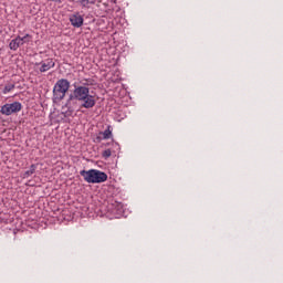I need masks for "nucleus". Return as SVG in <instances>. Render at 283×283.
Segmentation results:
<instances>
[{"instance_id": "obj_1", "label": "nucleus", "mask_w": 283, "mask_h": 283, "mask_svg": "<svg viewBox=\"0 0 283 283\" xmlns=\"http://www.w3.org/2000/svg\"><path fill=\"white\" fill-rule=\"evenodd\" d=\"M67 92H70V81L67 78L57 80L53 87V103H61Z\"/></svg>"}, {"instance_id": "obj_2", "label": "nucleus", "mask_w": 283, "mask_h": 283, "mask_svg": "<svg viewBox=\"0 0 283 283\" xmlns=\"http://www.w3.org/2000/svg\"><path fill=\"white\" fill-rule=\"evenodd\" d=\"M80 176L84 178L85 182L91 185H98L107 180V174L97 169L82 170Z\"/></svg>"}, {"instance_id": "obj_3", "label": "nucleus", "mask_w": 283, "mask_h": 283, "mask_svg": "<svg viewBox=\"0 0 283 283\" xmlns=\"http://www.w3.org/2000/svg\"><path fill=\"white\" fill-rule=\"evenodd\" d=\"M73 92L69 95L67 98V105H71V103H74V101H82L83 98L86 97V95L90 92V87H87L86 84L84 85H77L76 83L73 84Z\"/></svg>"}, {"instance_id": "obj_4", "label": "nucleus", "mask_w": 283, "mask_h": 283, "mask_svg": "<svg viewBox=\"0 0 283 283\" xmlns=\"http://www.w3.org/2000/svg\"><path fill=\"white\" fill-rule=\"evenodd\" d=\"M21 109H23V105L21 104V102H13L1 106L0 114H2L3 116H12V114H19Z\"/></svg>"}, {"instance_id": "obj_5", "label": "nucleus", "mask_w": 283, "mask_h": 283, "mask_svg": "<svg viewBox=\"0 0 283 283\" xmlns=\"http://www.w3.org/2000/svg\"><path fill=\"white\" fill-rule=\"evenodd\" d=\"M78 103H81V107H84V109H92V107L96 106V97L88 92Z\"/></svg>"}, {"instance_id": "obj_6", "label": "nucleus", "mask_w": 283, "mask_h": 283, "mask_svg": "<svg viewBox=\"0 0 283 283\" xmlns=\"http://www.w3.org/2000/svg\"><path fill=\"white\" fill-rule=\"evenodd\" d=\"M35 65H40V72H50L53 67H55L56 63L54 62L53 59H46L45 61L42 62H36Z\"/></svg>"}, {"instance_id": "obj_7", "label": "nucleus", "mask_w": 283, "mask_h": 283, "mask_svg": "<svg viewBox=\"0 0 283 283\" xmlns=\"http://www.w3.org/2000/svg\"><path fill=\"white\" fill-rule=\"evenodd\" d=\"M69 21L73 28H81L85 20L81 13L76 12L70 15Z\"/></svg>"}, {"instance_id": "obj_8", "label": "nucleus", "mask_w": 283, "mask_h": 283, "mask_svg": "<svg viewBox=\"0 0 283 283\" xmlns=\"http://www.w3.org/2000/svg\"><path fill=\"white\" fill-rule=\"evenodd\" d=\"M22 42H21V36H17L15 39L11 40V42L9 43V48L10 50H13V52H17V50H19V48H21Z\"/></svg>"}, {"instance_id": "obj_9", "label": "nucleus", "mask_w": 283, "mask_h": 283, "mask_svg": "<svg viewBox=\"0 0 283 283\" xmlns=\"http://www.w3.org/2000/svg\"><path fill=\"white\" fill-rule=\"evenodd\" d=\"M35 172H36V165L33 164L30 166L29 170L23 172L22 178H24V179L30 178V176H33V174H35Z\"/></svg>"}, {"instance_id": "obj_10", "label": "nucleus", "mask_w": 283, "mask_h": 283, "mask_svg": "<svg viewBox=\"0 0 283 283\" xmlns=\"http://www.w3.org/2000/svg\"><path fill=\"white\" fill-rule=\"evenodd\" d=\"M64 107L67 108L66 112H62V114L64 115V118H67V117L72 116V114H74V108L72 107V103L70 105H67V101H66V104L64 105Z\"/></svg>"}, {"instance_id": "obj_11", "label": "nucleus", "mask_w": 283, "mask_h": 283, "mask_svg": "<svg viewBox=\"0 0 283 283\" xmlns=\"http://www.w3.org/2000/svg\"><path fill=\"white\" fill-rule=\"evenodd\" d=\"M77 3H80L82 8H90V6H94V3H96V0H77Z\"/></svg>"}, {"instance_id": "obj_12", "label": "nucleus", "mask_w": 283, "mask_h": 283, "mask_svg": "<svg viewBox=\"0 0 283 283\" xmlns=\"http://www.w3.org/2000/svg\"><path fill=\"white\" fill-rule=\"evenodd\" d=\"M14 87H15L14 83H7L2 90V94H10V92H12Z\"/></svg>"}, {"instance_id": "obj_13", "label": "nucleus", "mask_w": 283, "mask_h": 283, "mask_svg": "<svg viewBox=\"0 0 283 283\" xmlns=\"http://www.w3.org/2000/svg\"><path fill=\"white\" fill-rule=\"evenodd\" d=\"M103 136V140H108V138H112V130L109 129V126L104 132L99 133Z\"/></svg>"}, {"instance_id": "obj_14", "label": "nucleus", "mask_w": 283, "mask_h": 283, "mask_svg": "<svg viewBox=\"0 0 283 283\" xmlns=\"http://www.w3.org/2000/svg\"><path fill=\"white\" fill-rule=\"evenodd\" d=\"M20 41L22 45H25V43H30V41H32V35L27 33L24 36H20Z\"/></svg>"}, {"instance_id": "obj_15", "label": "nucleus", "mask_w": 283, "mask_h": 283, "mask_svg": "<svg viewBox=\"0 0 283 283\" xmlns=\"http://www.w3.org/2000/svg\"><path fill=\"white\" fill-rule=\"evenodd\" d=\"M103 158H105V160H107V158H109L112 156V150L111 149H106L102 153Z\"/></svg>"}]
</instances>
